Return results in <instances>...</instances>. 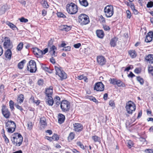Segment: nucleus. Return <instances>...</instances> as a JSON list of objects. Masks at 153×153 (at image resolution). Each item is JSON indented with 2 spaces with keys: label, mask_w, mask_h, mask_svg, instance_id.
Wrapping results in <instances>:
<instances>
[{
  "label": "nucleus",
  "mask_w": 153,
  "mask_h": 153,
  "mask_svg": "<svg viewBox=\"0 0 153 153\" xmlns=\"http://www.w3.org/2000/svg\"><path fill=\"white\" fill-rule=\"evenodd\" d=\"M125 108L128 113L131 114L136 109V105L133 102L129 101L126 103Z\"/></svg>",
  "instance_id": "nucleus-4"
},
{
  "label": "nucleus",
  "mask_w": 153,
  "mask_h": 153,
  "mask_svg": "<svg viewBox=\"0 0 153 153\" xmlns=\"http://www.w3.org/2000/svg\"><path fill=\"white\" fill-rule=\"evenodd\" d=\"M99 20L102 23H104L105 22V19L102 15L100 16Z\"/></svg>",
  "instance_id": "nucleus-55"
},
{
  "label": "nucleus",
  "mask_w": 153,
  "mask_h": 153,
  "mask_svg": "<svg viewBox=\"0 0 153 153\" xmlns=\"http://www.w3.org/2000/svg\"><path fill=\"white\" fill-rule=\"evenodd\" d=\"M152 40V38L146 35V38L145 40V41L146 42H151Z\"/></svg>",
  "instance_id": "nucleus-35"
},
{
  "label": "nucleus",
  "mask_w": 153,
  "mask_h": 153,
  "mask_svg": "<svg viewBox=\"0 0 153 153\" xmlns=\"http://www.w3.org/2000/svg\"><path fill=\"white\" fill-rule=\"evenodd\" d=\"M127 144L128 146V147L130 148H131V146H132L133 145V142L131 140H128V141Z\"/></svg>",
  "instance_id": "nucleus-53"
},
{
  "label": "nucleus",
  "mask_w": 153,
  "mask_h": 153,
  "mask_svg": "<svg viewBox=\"0 0 153 153\" xmlns=\"http://www.w3.org/2000/svg\"><path fill=\"white\" fill-rule=\"evenodd\" d=\"M23 45L22 42L20 43L17 47V49L19 51H21L23 48Z\"/></svg>",
  "instance_id": "nucleus-38"
},
{
  "label": "nucleus",
  "mask_w": 153,
  "mask_h": 153,
  "mask_svg": "<svg viewBox=\"0 0 153 153\" xmlns=\"http://www.w3.org/2000/svg\"><path fill=\"white\" fill-rule=\"evenodd\" d=\"M60 107L62 111L66 112L69 109L70 103L66 100H63L60 103Z\"/></svg>",
  "instance_id": "nucleus-9"
},
{
  "label": "nucleus",
  "mask_w": 153,
  "mask_h": 153,
  "mask_svg": "<svg viewBox=\"0 0 153 153\" xmlns=\"http://www.w3.org/2000/svg\"><path fill=\"white\" fill-rule=\"evenodd\" d=\"M27 69L31 73L35 72L37 70L35 62L33 60H30L27 64Z\"/></svg>",
  "instance_id": "nucleus-7"
},
{
  "label": "nucleus",
  "mask_w": 153,
  "mask_h": 153,
  "mask_svg": "<svg viewBox=\"0 0 153 153\" xmlns=\"http://www.w3.org/2000/svg\"><path fill=\"white\" fill-rule=\"evenodd\" d=\"M153 6V2L150 1L148 2L147 5V7H152Z\"/></svg>",
  "instance_id": "nucleus-54"
},
{
  "label": "nucleus",
  "mask_w": 153,
  "mask_h": 153,
  "mask_svg": "<svg viewBox=\"0 0 153 153\" xmlns=\"http://www.w3.org/2000/svg\"><path fill=\"white\" fill-rule=\"evenodd\" d=\"M6 23L10 28H16V29H18L15 25L10 22H7Z\"/></svg>",
  "instance_id": "nucleus-37"
},
{
  "label": "nucleus",
  "mask_w": 153,
  "mask_h": 153,
  "mask_svg": "<svg viewBox=\"0 0 153 153\" xmlns=\"http://www.w3.org/2000/svg\"><path fill=\"white\" fill-rule=\"evenodd\" d=\"M96 34L97 37L100 38L102 39L104 36V33L102 30H97L96 31Z\"/></svg>",
  "instance_id": "nucleus-20"
},
{
  "label": "nucleus",
  "mask_w": 153,
  "mask_h": 153,
  "mask_svg": "<svg viewBox=\"0 0 153 153\" xmlns=\"http://www.w3.org/2000/svg\"><path fill=\"white\" fill-rule=\"evenodd\" d=\"M97 91H102L104 89V85L101 82L96 83L94 88Z\"/></svg>",
  "instance_id": "nucleus-11"
},
{
  "label": "nucleus",
  "mask_w": 153,
  "mask_h": 153,
  "mask_svg": "<svg viewBox=\"0 0 153 153\" xmlns=\"http://www.w3.org/2000/svg\"><path fill=\"white\" fill-rule=\"evenodd\" d=\"M40 123L42 125H46L47 123L45 118L43 117L40 118Z\"/></svg>",
  "instance_id": "nucleus-30"
},
{
  "label": "nucleus",
  "mask_w": 153,
  "mask_h": 153,
  "mask_svg": "<svg viewBox=\"0 0 153 153\" xmlns=\"http://www.w3.org/2000/svg\"><path fill=\"white\" fill-rule=\"evenodd\" d=\"M48 51V48H45L44 50H41L42 56L43 54H45Z\"/></svg>",
  "instance_id": "nucleus-49"
},
{
  "label": "nucleus",
  "mask_w": 153,
  "mask_h": 153,
  "mask_svg": "<svg viewBox=\"0 0 153 153\" xmlns=\"http://www.w3.org/2000/svg\"><path fill=\"white\" fill-rule=\"evenodd\" d=\"M60 27L61 29H70L72 28L71 26H68L67 25H61L60 26Z\"/></svg>",
  "instance_id": "nucleus-40"
},
{
  "label": "nucleus",
  "mask_w": 153,
  "mask_h": 153,
  "mask_svg": "<svg viewBox=\"0 0 153 153\" xmlns=\"http://www.w3.org/2000/svg\"><path fill=\"white\" fill-rule=\"evenodd\" d=\"M19 20H20V22H22L26 23L28 22V20L27 19L25 18L24 17H22L19 19Z\"/></svg>",
  "instance_id": "nucleus-42"
},
{
  "label": "nucleus",
  "mask_w": 153,
  "mask_h": 153,
  "mask_svg": "<svg viewBox=\"0 0 153 153\" xmlns=\"http://www.w3.org/2000/svg\"><path fill=\"white\" fill-rule=\"evenodd\" d=\"M3 137L4 139V141L6 143H7L9 142V139L7 138L6 135L4 134L3 135Z\"/></svg>",
  "instance_id": "nucleus-52"
},
{
  "label": "nucleus",
  "mask_w": 153,
  "mask_h": 153,
  "mask_svg": "<svg viewBox=\"0 0 153 153\" xmlns=\"http://www.w3.org/2000/svg\"><path fill=\"white\" fill-rule=\"evenodd\" d=\"M109 105L111 107L115 106V103L114 101L111 100L109 102Z\"/></svg>",
  "instance_id": "nucleus-56"
},
{
  "label": "nucleus",
  "mask_w": 153,
  "mask_h": 153,
  "mask_svg": "<svg viewBox=\"0 0 153 153\" xmlns=\"http://www.w3.org/2000/svg\"><path fill=\"white\" fill-rule=\"evenodd\" d=\"M116 85L119 87H126L125 84L120 80H117Z\"/></svg>",
  "instance_id": "nucleus-26"
},
{
  "label": "nucleus",
  "mask_w": 153,
  "mask_h": 153,
  "mask_svg": "<svg viewBox=\"0 0 153 153\" xmlns=\"http://www.w3.org/2000/svg\"><path fill=\"white\" fill-rule=\"evenodd\" d=\"M46 103L49 106H52L54 102V100L52 97H45Z\"/></svg>",
  "instance_id": "nucleus-15"
},
{
  "label": "nucleus",
  "mask_w": 153,
  "mask_h": 153,
  "mask_svg": "<svg viewBox=\"0 0 153 153\" xmlns=\"http://www.w3.org/2000/svg\"><path fill=\"white\" fill-rule=\"evenodd\" d=\"M104 12L106 17L109 18L111 17L114 13L113 6L111 5L106 6L104 8Z\"/></svg>",
  "instance_id": "nucleus-3"
},
{
  "label": "nucleus",
  "mask_w": 153,
  "mask_h": 153,
  "mask_svg": "<svg viewBox=\"0 0 153 153\" xmlns=\"http://www.w3.org/2000/svg\"><path fill=\"white\" fill-rule=\"evenodd\" d=\"M2 112L3 115L5 118H8L9 117L10 115V112L8 109L4 105L2 106Z\"/></svg>",
  "instance_id": "nucleus-13"
},
{
  "label": "nucleus",
  "mask_w": 153,
  "mask_h": 153,
  "mask_svg": "<svg viewBox=\"0 0 153 153\" xmlns=\"http://www.w3.org/2000/svg\"><path fill=\"white\" fill-rule=\"evenodd\" d=\"M45 138L50 141H51L53 140L52 137L46 136Z\"/></svg>",
  "instance_id": "nucleus-63"
},
{
  "label": "nucleus",
  "mask_w": 153,
  "mask_h": 153,
  "mask_svg": "<svg viewBox=\"0 0 153 153\" xmlns=\"http://www.w3.org/2000/svg\"><path fill=\"white\" fill-rule=\"evenodd\" d=\"M92 138L95 142H99L100 141V137L96 135L92 136Z\"/></svg>",
  "instance_id": "nucleus-34"
},
{
  "label": "nucleus",
  "mask_w": 153,
  "mask_h": 153,
  "mask_svg": "<svg viewBox=\"0 0 153 153\" xmlns=\"http://www.w3.org/2000/svg\"><path fill=\"white\" fill-rule=\"evenodd\" d=\"M126 13L127 18L129 19H130L131 18V16L130 11L129 10H128L126 11Z\"/></svg>",
  "instance_id": "nucleus-48"
},
{
  "label": "nucleus",
  "mask_w": 153,
  "mask_h": 153,
  "mask_svg": "<svg viewBox=\"0 0 153 153\" xmlns=\"http://www.w3.org/2000/svg\"><path fill=\"white\" fill-rule=\"evenodd\" d=\"M52 137L53 140L55 141L58 140L59 139L58 135L56 134H54Z\"/></svg>",
  "instance_id": "nucleus-39"
},
{
  "label": "nucleus",
  "mask_w": 153,
  "mask_h": 153,
  "mask_svg": "<svg viewBox=\"0 0 153 153\" xmlns=\"http://www.w3.org/2000/svg\"><path fill=\"white\" fill-rule=\"evenodd\" d=\"M27 126L28 129L31 130L32 129L33 127L32 123L31 122H29L27 123Z\"/></svg>",
  "instance_id": "nucleus-51"
},
{
  "label": "nucleus",
  "mask_w": 153,
  "mask_h": 153,
  "mask_svg": "<svg viewBox=\"0 0 153 153\" xmlns=\"http://www.w3.org/2000/svg\"><path fill=\"white\" fill-rule=\"evenodd\" d=\"M14 102L12 100H10L9 101V106L10 108L12 110H13L14 108Z\"/></svg>",
  "instance_id": "nucleus-41"
},
{
  "label": "nucleus",
  "mask_w": 153,
  "mask_h": 153,
  "mask_svg": "<svg viewBox=\"0 0 153 153\" xmlns=\"http://www.w3.org/2000/svg\"><path fill=\"white\" fill-rule=\"evenodd\" d=\"M52 42L50 41L48 43V47L50 48L49 53L53 56H55V51L57 50L56 48L54 45H52Z\"/></svg>",
  "instance_id": "nucleus-10"
},
{
  "label": "nucleus",
  "mask_w": 153,
  "mask_h": 153,
  "mask_svg": "<svg viewBox=\"0 0 153 153\" xmlns=\"http://www.w3.org/2000/svg\"><path fill=\"white\" fill-rule=\"evenodd\" d=\"M4 54L7 58L10 59L12 56V52L10 49H8L5 51Z\"/></svg>",
  "instance_id": "nucleus-22"
},
{
  "label": "nucleus",
  "mask_w": 153,
  "mask_h": 153,
  "mask_svg": "<svg viewBox=\"0 0 153 153\" xmlns=\"http://www.w3.org/2000/svg\"><path fill=\"white\" fill-rule=\"evenodd\" d=\"M97 61L98 63L101 65L105 64L106 62L105 59L103 56H98L97 57Z\"/></svg>",
  "instance_id": "nucleus-16"
},
{
  "label": "nucleus",
  "mask_w": 153,
  "mask_h": 153,
  "mask_svg": "<svg viewBox=\"0 0 153 153\" xmlns=\"http://www.w3.org/2000/svg\"><path fill=\"white\" fill-rule=\"evenodd\" d=\"M80 4L85 7H86L88 5L87 0H79Z\"/></svg>",
  "instance_id": "nucleus-27"
},
{
  "label": "nucleus",
  "mask_w": 153,
  "mask_h": 153,
  "mask_svg": "<svg viewBox=\"0 0 153 153\" xmlns=\"http://www.w3.org/2000/svg\"><path fill=\"white\" fill-rule=\"evenodd\" d=\"M145 153H153V149H146L144 150Z\"/></svg>",
  "instance_id": "nucleus-44"
},
{
  "label": "nucleus",
  "mask_w": 153,
  "mask_h": 153,
  "mask_svg": "<svg viewBox=\"0 0 153 153\" xmlns=\"http://www.w3.org/2000/svg\"><path fill=\"white\" fill-rule=\"evenodd\" d=\"M117 80L115 78H110L109 79V81L110 82V83L113 85H115L116 84L117 82Z\"/></svg>",
  "instance_id": "nucleus-32"
},
{
  "label": "nucleus",
  "mask_w": 153,
  "mask_h": 153,
  "mask_svg": "<svg viewBox=\"0 0 153 153\" xmlns=\"http://www.w3.org/2000/svg\"><path fill=\"white\" fill-rule=\"evenodd\" d=\"M33 52L37 57H42L41 50L37 48H33Z\"/></svg>",
  "instance_id": "nucleus-17"
},
{
  "label": "nucleus",
  "mask_w": 153,
  "mask_h": 153,
  "mask_svg": "<svg viewBox=\"0 0 153 153\" xmlns=\"http://www.w3.org/2000/svg\"><path fill=\"white\" fill-rule=\"evenodd\" d=\"M58 123L59 124H62L63 123L65 120V116L61 114H58Z\"/></svg>",
  "instance_id": "nucleus-21"
},
{
  "label": "nucleus",
  "mask_w": 153,
  "mask_h": 153,
  "mask_svg": "<svg viewBox=\"0 0 153 153\" xmlns=\"http://www.w3.org/2000/svg\"><path fill=\"white\" fill-rule=\"evenodd\" d=\"M66 9L68 12L71 14H76L78 11L77 6L74 3L71 2L67 4Z\"/></svg>",
  "instance_id": "nucleus-2"
},
{
  "label": "nucleus",
  "mask_w": 153,
  "mask_h": 153,
  "mask_svg": "<svg viewBox=\"0 0 153 153\" xmlns=\"http://www.w3.org/2000/svg\"><path fill=\"white\" fill-rule=\"evenodd\" d=\"M54 101L56 102V101H60V98L58 96H56L54 98Z\"/></svg>",
  "instance_id": "nucleus-58"
},
{
  "label": "nucleus",
  "mask_w": 153,
  "mask_h": 153,
  "mask_svg": "<svg viewBox=\"0 0 153 153\" xmlns=\"http://www.w3.org/2000/svg\"><path fill=\"white\" fill-rule=\"evenodd\" d=\"M71 48V47L70 46H68L67 47H64L62 50L63 51H70Z\"/></svg>",
  "instance_id": "nucleus-47"
},
{
  "label": "nucleus",
  "mask_w": 153,
  "mask_h": 153,
  "mask_svg": "<svg viewBox=\"0 0 153 153\" xmlns=\"http://www.w3.org/2000/svg\"><path fill=\"white\" fill-rule=\"evenodd\" d=\"M145 59L147 62L149 64H152L153 63V55L150 54L146 56Z\"/></svg>",
  "instance_id": "nucleus-19"
},
{
  "label": "nucleus",
  "mask_w": 153,
  "mask_h": 153,
  "mask_svg": "<svg viewBox=\"0 0 153 153\" xmlns=\"http://www.w3.org/2000/svg\"><path fill=\"white\" fill-rule=\"evenodd\" d=\"M4 46L5 48L11 49L13 47V45L10 42V39L7 37L5 38V40L4 43Z\"/></svg>",
  "instance_id": "nucleus-12"
},
{
  "label": "nucleus",
  "mask_w": 153,
  "mask_h": 153,
  "mask_svg": "<svg viewBox=\"0 0 153 153\" xmlns=\"http://www.w3.org/2000/svg\"><path fill=\"white\" fill-rule=\"evenodd\" d=\"M56 74L58 75L61 79H65L67 78L66 74L60 68L56 66H55Z\"/></svg>",
  "instance_id": "nucleus-8"
},
{
  "label": "nucleus",
  "mask_w": 153,
  "mask_h": 153,
  "mask_svg": "<svg viewBox=\"0 0 153 153\" xmlns=\"http://www.w3.org/2000/svg\"><path fill=\"white\" fill-rule=\"evenodd\" d=\"M147 35L153 38V32L152 31H150L149 32Z\"/></svg>",
  "instance_id": "nucleus-60"
},
{
  "label": "nucleus",
  "mask_w": 153,
  "mask_h": 153,
  "mask_svg": "<svg viewBox=\"0 0 153 153\" xmlns=\"http://www.w3.org/2000/svg\"><path fill=\"white\" fill-rule=\"evenodd\" d=\"M74 130L76 132H79L82 131L83 129V126L80 123H75L74 124Z\"/></svg>",
  "instance_id": "nucleus-14"
},
{
  "label": "nucleus",
  "mask_w": 153,
  "mask_h": 153,
  "mask_svg": "<svg viewBox=\"0 0 153 153\" xmlns=\"http://www.w3.org/2000/svg\"><path fill=\"white\" fill-rule=\"evenodd\" d=\"M24 99V97L23 94H20L18 96L17 99V103L21 104L23 102Z\"/></svg>",
  "instance_id": "nucleus-24"
},
{
  "label": "nucleus",
  "mask_w": 153,
  "mask_h": 153,
  "mask_svg": "<svg viewBox=\"0 0 153 153\" xmlns=\"http://www.w3.org/2000/svg\"><path fill=\"white\" fill-rule=\"evenodd\" d=\"M6 128L7 129V131L12 133L14 131L16 127V123L14 122L11 120H8L6 123Z\"/></svg>",
  "instance_id": "nucleus-6"
},
{
  "label": "nucleus",
  "mask_w": 153,
  "mask_h": 153,
  "mask_svg": "<svg viewBox=\"0 0 153 153\" xmlns=\"http://www.w3.org/2000/svg\"><path fill=\"white\" fill-rule=\"evenodd\" d=\"M137 81L140 82V84L142 85L144 83V80L140 76H138L137 77Z\"/></svg>",
  "instance_id": "nucleus-33"
},
{
  "label": "nucleus",
  "mask_w": 153,
  "mask_h": 153,
  "mask_svg": "<svg viewBox=\"0 0 153 153\" xmlns=\"http://www.w3.org/2000/svg\"><path fill=\"white\" fill-rule=\"evenodd\" d=\"M78 18L79 22L82 25H87L90 22L88 16L84 14H80Z\"/></svg>",
  "instance_id": "nucleus-5"
},
{
  "label": "nucleus",
  "mask_w": 153,
  "mask_h": 153,
  "mask_svg": "<svg viewBox=\"0 0 153 153\" xmlns=\"http://www.w3.org/2000/svg\"><path fill=\"white\" fill-rule=\"evenodd\" d=\"M90 100H92L93 101L97 103L98 102V101L97 100V99L94 97H92L91 98H90Z\"/></svg>",
  "instance_id": "nucleus-62"
},
{
  "label": "nucleus",
  "mask_w": 153,
  "mask_h": 153,
  "mask_svg": "<svg viewBox=\"0 0 153 153\" xmlns=\"http://www.w3.org/2000/svg\"><path fill=\"white\" fill-rule=\"evenodd\" d=\"M23 139V137L20 134L16 133L12 135L11 140L14 145L19 146L22 144Z\"/></svg>",
  "instance_id": "nucleus-1"
},
{
  "label": "nucleus",
  "mask_w": 153,
  "mask_h": 153,
  "mask_svg": "<svg viewBox=\"0 0 153 153\" xmlns=\"http://www.w3.org/2000/svg\"><path fill=\"white\" fill-rule=\"evenodd\" d=\"M42 68L45 71L48 72L50 73H52V72L51 71H49V70L48 67H46L45 65H44L42 66Z\"/></svg>",
  "instance_id": "nucleus-43"
},
{
  "label": "nucleus",
  "mask_w": 153,
  "mask_h": 153,
  "mask_svg": "<svg viewBox=\"0 0 153 153\" xmlns=\"http://www.w3.org/2000/svg\"><path fill=\"white\" fill-rule=\"evenodd\" d=\"M26 62V61L25 59H24L19 62L18 65V68L21 69H22L24 67V64Z\"/></svg>",
  "instance_id": "nucleus-28"
},
{
  "label": "nucleus",
  "mask_w": 153,
  "mask_h": 153,
  "mask_svg": "<svg viewBox=\"0 0 153 153\" xmlns=\"http://www.w3.org/2000/svg\"><path fill=\"white\" fill-rule=\"evenodd\" d=\"M45 97H51L53 94V90L52 88H48L45 90Z\"/></svg>",
  "instance_id": "nucleus-18"
},
{
  "label": "nucleus",
  "mask_w": 153,
  "mask_h": 153,
  "mask_svg": "<svg viewBox=\"0 0 153 153\" xmlns=\"http://www.w3.org/2000/svg\"><path fill=\"white\" fill-rule=\"evenodd\" d=\"M128 53L131 58L135 57L137 56V53L135 50H130L128 51Z\"/></svg>",
  "instance_id": "nucleus-25"
},
{
  "label": "nucleus",
  "mask_w": 153,
  "mask_h": 153,
  "mask_svg": "<svg viewBox=\"0 0 153 153\" xmlns=\"http://www.w3.org/2000/svg\"><path fill=\"white\" fill-rule=\"evenodd\" d=\"M38 84L39 85H42L43 84V81L42 79H39L38 82Z\"/></svg>",
  "instance_id": "nucleus-59"
},
{
  "label": "nucleus",
  "mask_w": 153,
  "mask_h": 153,
  "mask_svg": "<svg viewBox=\"0 0 153 153\" xmlns=\"http://www.w3.org/2000/svg\"><path fill=\"white\" fill-rule=\"evenodd\" d=\"M42 6L45 8H48L49 7V5L48 4L47 1H44L42 3Z\"/></svg>",
  "instance_id": "nucleus-36"
},
{
  "label": "nucleus",
  "mask_w": 153,
  "mask_h": 153,
  "mask_svg": "<svg viewBox=\"0 0 153 153\" xmlns=\"http://www.w3.org/2000/svg\"><path fill=\"white\" fill-rule=\"evenodd\" d=\"M76 144L82 149H84L85 148L84 146L80 141H78L77 142Z\"/></svg>",
  "instance_id": "nucleus-45"
},
{
  "label": "nucleus",
  "mask_w": 153,
  "mask_h": 153,
  "mask_svg": "<svg viewBox=\"0 0 153 153\" xmlns=\"http://www.w3.org/2000/svg\"><path fill=\"white\" fill-rule=\"evenodd\" d=\"M81 46V44L80 43H77L76 44L74 45V47L76 48H79Z\"/></svg>",
  "instance_id": "nucleus-57"
},
{
  "label": "nucleus",
  "mask_w": 153,
  "mask_h": 153,
  "mask_svg": "<svg viewBox=\"0 0 153 153\" xmlns=\"http://www.w3.org/2000/svg\"><path fill=\"white\" fill-rule=\"evenodd\" d=\"M74 134L73 132H71L68 137V140H71L74 138Z\"/></svg>",
  "instance_id": "nucleus-31"
},
{
  "label": "nucleus",
  "mask_w": 153,
  "mask_h": 153,
  "mask_svg": "<svg viewBox=\"0 0 153 153\" xmlns=\"http://www.w3.org/2000/svg\"><path fill=\"white\" fill-rule=\"evenodd\" d=\"M47 14V11L43 9L42 11V15L43 16H45Z\"/></svg>",
  "instance_id": "nucleus-61"
},
{
  "label": "nucleus",
  "mask_w": 153,
  "mask_h": 153,
  "mask_svg": "<svg viewBox=\"0 0 153 153\" xmlns=\"http://www.w3.org/2000/svg\"><path fill=\"white\" fill-rule=\"evenodd\" d=\"M118 40V38L116 37H114L111 39L110 45L111 47H114L117 45V42Z\"/></svg>",
  "instance_id": "nucleus-23"
},
{
  "label": "nucleus",
  "mask_w": 153,
  "mask_h": 153,
  "mask_svg": "<svg viewBox=\"0 0 153 153\" xmlns=\"http://www.w3.org/2000/svg\"><path fill=\"white\" fill-rule=\"evenodd\" d=\"M16 107L18 109L20 110L21 111L23 110V109L22 108V106L19 105L18 104L16 103L15 104Z\"/></svg>",
  "instance_id": "nucleus-50"
},
{
  "label": "nucleus",
  "mask_w": 153,
  "mask_h": 153,
  "mask_svg": "<svg viewBox=\"0 0 153 153\" xmlns=\"http://www.w3.org/2000/svg\"><path fill=\"white\" fill-rule=\"evenodd\" d=\"M148 71L149 74L153 76V67L151 65L149 66L148 67Z\"/></svg>",
  "instance_id": "nucleus-29"
},
{
  "label": "nucleus",
  "mask_w": 153,
  "mask_h": 153,
  "mask_svg": "<svg viewBox=\"0 0 153 153\" xmlns=\"http://www.w3.org/2000/svg\"><path fill=\"white\" fill-rule=\"evenodd\" d=\"M58 17L62 18H65L66 16L62 13L61 12H58L57 13Z\"/></svg>",
  "instance_id": "nucleus-46"
},
{
  "label": "nucleus",
  "mask_w": 153,
  "mask_h": 153,
  "mask_svg": "<svg viewBox=\"0 0 153 153\" xmlns=\"http://www.w3.org/2000/svg\"><path fill=\"white\" fill-rule=\"evenodd\" d=\"M50 61L53 64L55 63L56 62L55 60L53 57H52L50 59Z\"/></svg>",
  "instance_id": "nucleus-64"
}]
</instances>
